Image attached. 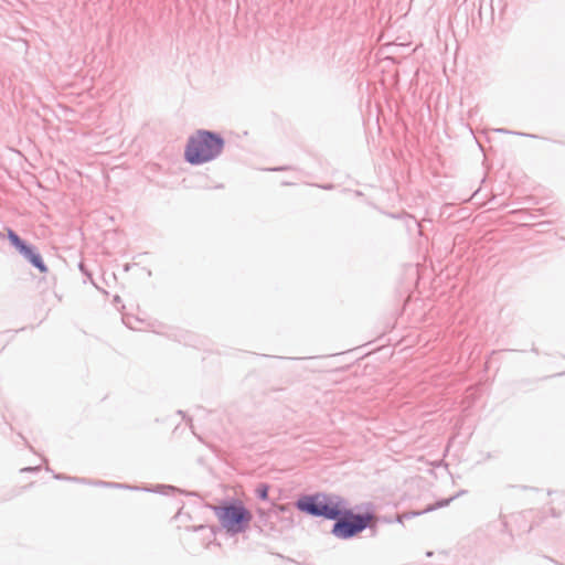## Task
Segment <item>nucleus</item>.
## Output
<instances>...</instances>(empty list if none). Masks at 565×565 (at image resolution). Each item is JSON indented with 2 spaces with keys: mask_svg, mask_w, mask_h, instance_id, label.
Here are the masks:
<instances>
[{
  "mask_svg": "<svg viewBox=\"0 0 565 565\" xmlns=\"http://www.w3.org/2000/svg\"><path fill=\"white\" fill-rule=\"evenodd\" d=\"M224 140L213 132L199 130L188 140L184 158L191 164L209 162L221 154Z\"/></svg>",
  "mask_w": 565,
  "mask_h": 565,
  "instance_id": "f257e3e1",
  "label": "nucleus"
},
{
  "mask_svg": "<svg viewBox=\"0 0 565 565\" xmlns=\"http://www.w3.org/2000/svg\"><path fill=\"white\" fill-rule=\"evenodd\" d=\"M296 505L305 513L329 520H335L343 513V501L341 499L320 493L302 497Z\"/></svg>",
  "mask_w": 565,
  "mask_h": 565,
  "instance_id": "f03ea898",
  "label": "nucleus"
},
{
  "mask_svg": "<svg viewBox=\"0 0 565 565\" xmlns=\"http://www.w3.org/2000/svg\"><path fill=\"white\" fill-rule=\"evenodd\" d=\"M213 511L221 525L233 534L246 531L253 519L252 512L243 503L214 507Z\"/></svg>",
  "mask_w": 565,
  "mask_h": 565,
  "instance_id": "7ed1b4c3",
  "label": "nucleus"
},
{
  "mask_svg": "<svg viewBox=\"0 0 565 565\" xmlns=\"http://www.w3.org/2000/svg\"><path fill=\"white\" fill-rule=\"evenodd\" d=\"M335 520L332 534L339 539H350L373 525L375 516L372 513L354 514L343 508L342 515Z\"/></svg>",
  "mask_w": 565,
  "mask_h": 565,
  "instance_id": "20e7f679",
  "label": "nucleus"
},
{
  "mask_svg": "<svg viewBox=\"0 0 565 565\" xmlns=\"http://www.w3.org/2000/svg\"><path fill=\"white\" fill-rule=\"evenodd\" d=\"M8 238L11 244L26 257L30 263L36 267L41 273H46L47 267L43 263L42 257L34 253L31 247H29L12 230H8Z\"/></svg>",
  "mask_w": 565,
  "mask_h": 565,
  "instance_id": "39448f33",
  "label": "nucleus"
},
{
  "mask_svg": "<svg viewBox=\"0 0 565 565\" xmlns=\"http://www.w3.org/2000/svg\"><path fill=\"white\" fill-rule=\"evenodd\" d=\"M268 491H269V487L267 484H265V483L259 484L257 487V489H256V493L263 500H267L268 499Z\"/></svg>",
  "mask_w": 565,
  "mask_h": 565,
  "instance_id": "423d86ee",
  "label": "nucleus"
}]
</instances>
